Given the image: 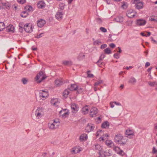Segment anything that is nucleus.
<instances>
[{
	"label": "nucleus",
	"mask_w": 157,
	"mask_h": 157,
	"mask_svg": "<svg viewBox=\"0 0 157 157\" xmlns=\"http://www.w3.org/2000/svg\"><path fill=\"white\" fill-rule=\"evenodd\" d=\"M71 107L72 109V112L73 113H75L77 112L78 110V107L77 106V105L75 103L72 104Z\"/></svg>",
	"instance_id": "obj_17"
},
{
	"label": "nucleus",
	"mask_w": 157,
	"mask_h": 157,
	"mask_svg": "<svg viewBox=\"0 0 157 157\" xmlns=\"http://www.w3.org/2000/svg\"><path fill=\"white\" fill-rule=\"evenodd\" d=\"M14 30V27L12 25H10L6 28V31L8 32H13Z\"/></svg>",
	"instance_id": "obj_21"
},
{
	"label": "nucleus",
	"mask_w": 157,
	"mask_h": 157,
	"mask_svg": "<svg viewBox=\"0 0 157 157\" xmlns=\"http://www.w3.org/2000/svg\"><path fill=\"white\" fill-rule=\"evenodd\" d=\"M89 109L88 106L87 105L83 107L82 109V113L83 114H86L88 112Z\"/></svg>",
	"instance_id": "obj_27"
},
{
	"label": "nucleus",
	"mask_w": 157,
	"mask_h": 157,
	"mask_svg": "<svg viewBox=\"0 0 157 157\" xmlns=\"http://www.w3.org/2000/svg\"><path fill=\"white\" fill-rule=\"evenodd\" d=\"M48 155V153H44L42 155V156L43 157H45Z\"/></svg>",
	"instance_id": "obj_59"
},
{
	"label": "nucleus",
	"mask_w": 157,
	"mask_h": 157,
	"mask_svg": "<svg viewBox=\"0 0 157 157\" xmlns=\"http://www.w3.org/2000/svg\"><path fill=\"white\" fill-rule=\"evenodd\" d=\"M115 19L116 21L119 22H123L124 20V18L121 16L117 17Z\"/></svg>",
	"instance_id": "obj_30"
},
{
	"label": "nucleus",
	"mask_w": 157,
	"mask_h": 157,
	"mask_svg": "<svg viewBox=\"0 0 157 157\" xmlns=\"http://www.w3.org/2000/svg\"><path fill=\"white\" fill-rule=\"evenodd\" d=\"M109 126V123L107 121H106L102 123L101 127L103 128H106Z\"/></svg>",
	"instance_id": "obj_31"
},
{
	"label": "nucleus",
	"mask_w": 157,
	"mask_h": 157,
	"mask_svg": "<svg viewBox=\"0 0 157 157\" xmlns=\"http://www.w3.org/2000/svg\"><path fill=\"white\" fill-rule=\"evenodd\" d=\"M19 31L22 32V29H24V26L25 25L23 22H21L19 24Z\"/></svg>",
	"instance_id": "obj_38"
},
{
	"label": "nucleus",
	"mask_w": 157,
	"mask_h": 157,
	"mask_svg": "<svg viewBox=\"0 0 157 157\" xmlns=\"http://www.w3.org/2000/svg\"><path fill=\"white\" fill-rule=\"evenodd\" d=\"M43 34L44 33H41L39 35H37L36 36H35V37L38 38H39L43 36Z\"/></svg>",
	"instance_id": "obj_49"
},
{
	"label": "nucleus",
	"mask_w": 157,
	"mask_h": 157,
	"mask_svg": "<svg viewBox=\"0 0 157 157\" xmlns=\"http://www.w3.org/2000/svg\"><path fill=\"white\" fill-rule=\"evenodd\" d=\"M107 46V45L105 44H102L101 45L100 48L101 49H103L105 48Z\"/></svg>",
	"instance_id": "obj_51"
},
{
	"label": "nucleus",
	"mask_w": 157,
	"mask_h": 157,
	"mask_svg": "<svg viewBox=\"0 0 157 157\" xmlns=\"http://www.w3.org/2000/svg\"><path fill=\"white\" fill-rule=\"evenodd\" d=\"M109 46L112 48H114L115 47V45L113 43H111L109 45Z\"/></svg>",
	"instance_id": "obj_54"
},
{
	"label": "nucleus",
	"mask_w": 157,
	"mask_h": 157,
	"mask_svg": "<svg viewBox=\"0 0 157 157\" xmlns=\"http://www.w3.org/2000/svg\"><path fill=\"white\" fill-rule=\"evenodd\" d=\"M103 82V81L102 80H99V81H97L96 82H95L94 83V86H98L99 84H100L102 83Z\"/></svg>",
	"instance_id": "obj_45"
},
{
	"label": "nucleus",
	"mask_w": 157,
	"mask_h": 157,
	"mask_svg": "<svg viewBox=\"0 0 157 157\" xmlns=\"http://www.w3.org/2000/svg\"><path fill=\"white\" fill-rule=\"evenodd\" d=\"M150 65V63L148 62H147L145 64V67H148Z\"/></svg>",
	"instance_id": "obj_56"
},
{
	"label": "nucleus",
	"mask_w": 157,
	"mask_h": 157,
	"mask_svg": "<svg viewBox=\"0 0 157 157\" xmlns=\"http://www.w3.org/2000/svg\"><path fill=\"white\" fill-rule=\"evenodd\" d=\"M113 149L117 154L119 155L122 156L124 154V153L123 151L120 148L116 146L114 147Z\"/></svg>",
	"instance_id": "obj_9"
},
{
	"label": "nucleus",
	"mask_w": 157,
	"mask_h": 157,
	"mask_svg": "<svg viewBox=\"0 0 157 157\" xmlns=\"http://www.w3.org/2000/svg\"><path fill=\"white\" fill-rule=\"evenodd\" d=\"M152 152L154 154L157 153V149L155 147L153 148Z\"/></svg>",
	"instance_id": "obj_52"
},
{
	"label": "nucleus",
	"mask_w": 157,
	"mask_h": 157,
	"mask_svg": "<svg viewBox=\"0 0 157 157\" xmlns=\"http://www.w3.org/2000/svg\"><path fill=\"white\" fill-rule=\"evenodd\" d=\"M113 144V142L111 140H106L105 142L106 144L109 147H111Z\"/></svg>",
	"instance_id": "obj_35"
},
{
	"label": "nucleus",
	"mask_w": 157,
	"mask_h": 157,
	"mask_svg": "<svg viewBox=\"0 0 157 157\" xmlns=\"http://www.w3.org/2000/svg\"><path fill=\"white\" fill-rule=\"evenodd\" d=\"M105 56L104 54H102L100 57V58L98 60L97 62V63H98L99 62H101V61L103 59Z\"/></svg>",
	"instance_id": "obj_41"
},
{
	"label": "nucleus",
	"mask_w": 157,
	"mask_h": 157,
	"mask_svg": "<svg viewBox=\"0 0 157 157\" xmlns=\"http://www.w3.org/2000/svg\"><path fill=\"white\" fill-rule=\"evenodd\" d=\"M100 155L104 157L107 156H110L111 155V153L110 152L109 150H104L103 149L102 151L100 152Z\"/></svg>",
	"instance_id": "obj_6"
},
{
	"label": "nucleus",
	"mask_w": 157,
	"mask_h": 157,
	"mask_svg": "<svg viewBox=\"0 0 157 157\" xmlns=\"http://www.w3.org/2000/svg\"><path fill=\"white\" fill-rule=\"evenodd\" d=\"M17 2L20 4H23L25 2V0H17Z\"/></svg>",
	"instance_id": "obj_48"
},
{
	"label": "nucleus",
	"mask_w": 157,
	"mask_h": 157,
	"mask_svg": "<svg viewBox=\"0 0 157 157\" xmlns=\"http://www.w3.org/2000/svg\"><path fill=\"white\" fill-rule=\"evenodd\" d=\"M126 135H127L128 136L131 135H132L133 136H134L132 131L130 130H126Z\"/></svg>",
	"instance_id": "obj_34"
},
{
	"label": "nucleus",
	"mask_w": 157,
	"mask_h": 157,
	"mask_svg": "<svg viewBox=\"0 0 157 157\" xmlns=\"http://www.w3.org/2000/svg\"><path fill=\"white\" fill-rule=\"evenodd\" d=\"M25 9L27 11L31 12L33 11V7L30 6H27L25 7Z\"/></svg>",
	"instance_id": "obj_43"
},
{
	"label": "nucleus",
	"mask_w": 157,
	"mask_h": 157,
	"mask_svg": "<svg viewBox=\"0 0 157 157\" xmlns=\"http://www.w3.org/2000/svg\"><path fill=\"white\" fill-rule=\"evenodd\" d=\"M122 7L123 8H125L126 7V6L124 3L122 5Z\"/></svg>",
	"instance_id": "obj_63"
},
{
	"label": "nucleus",
	"mask_w": 157,
	"mask_h": 157,
	"mask_svg": "<svg viewBox=\"0 0 157 157\" xmlns=\"http://www.w3.org/2000/svg\"><path fill=\"white\" fill-rule=\"evenodd\" d=\"M69 90V89L67 90H65L63 92V96L65 97H67L68 95L70 93Z\"/></svg>",
	"instance_id": "obj_32"
},
{
	"label": "nucleus",
	"mask_w": 157,
	"mask_h": 157,
	"mask_svg": "<svg viewBox=\"0 0 157 157\" xmlns=\"http://www.w3.org/2000/svg\"><path fill=\"white\" fill-rule=\"evenodd\" d=\"M113 56L114 57V58L117 59H118L119 58V54L117 53L114 54L113 55Z\"/></svg>",
	"instance_id": "obj_50"
},
{
	"label": "nucleus",
	"mask_w": 157,
	"mask_h": 157,
	"mask_svg": "<svg viewBox=\"0 0 157 157\" xmlns=\"http://www.w3.org/2000/svg\"><path fill=\"white\" fill-rule=\"evenodd\" d=\"M32 25L30 24H26L24 26V29L26 32L30 33L33 31Z\"/></svg>",
	"instance_id": "obj_7"
},
{
	"label": "nucleus",
	"mask_w": 157,
	"mask_h": 157,
	"mask_svg": "<svg viewBox=\"0 0 157 157\" xmlns=\"http://www.w3.org/2000/svg\"><path fill=\"white\" fill-rule=\"evenodd\" d=\"M45 3L42 1H40L38 2L37 4L38 8H43L45 6Z\"/></svg>",
	"instance_id": "obj_18"
},
{
	"label": "nucleus",
	"mask_w": 157,
	"mask_h": 157,
	"mask_svg": "<svg viewBox=\"0 0 157 157\" xmlns=\"http://www.w3.org/2000/svg\"><path fill=\"white\" fill-rule=\"evenodd\" d=\"M87 136L86 134H82L79 137V140L81 141H82L87 139Z\"/></svg>",
	"instance_id": "obj_28"
},
{
	"label": "nucleus",
	"mask_w": 157,
	"mask_h": 157,
	"mask_svg": "<svg viewBox=\"0 0 157 157\" xmlns=\"http://www.w3.org/2000/svg\"><path fill=\"white\" fill-rule=\"evenodd\" d=\"M59 113L63 117H67L69 114L68 110L66 109L61 110L59 112Z\"/></svg>",
	"instance_id": "obj_14"
},
{
	"label": "nucleus",
	"mask_w": 157,
	"mask_h": 157,
	"mask_svg": "<svg viewBox=\"0 0 157 157\" xmlns=\"http://www.w3.org/2000/svg\"><path fill=\"white\" fill-rule=\"evenodd\" d=\"M101 43V42L99 40H97L94 42V44L95 45H100Z\"/></svg>",
	"instance_id": "obj_40"
},
{
	"label": "nucleus",
	"mask_w": 157,
	"mask_h": 157,
	"mask_svg": "<svg viewBox=\"0 0 157 157\" xmlns=\"http://www.w3.org/2000/svg\"><path fill=\"white\" fill-rule=\"evenodd\" d=\"M152 67H150V68H148L147 70V71L148 72H150V73H151V69H152ZM150 74L151 73H150L149 74V75H150Z\"/></svg>",
	"instance_id": "obj_58"
},
{
	"label": "nucleus",
	"mask_w": 157,
	"mask_h": 157,
	"mask_svg": "<svg viewBox=\"0 0 157 157\" xmlns=\"http://www.w3.org/2000/svg\"><path fill=\"white\" fill-rule=\"evenodd\" d=\"M47 77L44 73L42 71H40L36 76L35 79L36 81L39 80L38 81V83H40L44 80Z\"/></svg>",
	"instance_id": "obj_3"
},
{
	"label": "nucleus",
	"mask_w": 157,
	"mask_h": 157,
	"mask_svg": "<svg viewBox=\"0 0 157 157\" xmlns=\"http://www.w3.org/2000/svg\"><path fill=\"white\" fill-rule=\"evenodd\" d=\"M64 4L63 3H61L59 4L58 10L63 11L64 8Z\"/></svg>",
	"instance_id": "obj_33"
},
{
	"label": "nucleus",
	"mask_w": 157,
	"mask_h": 157,
	"mask_svg": "<svg viewBox=\"0 0 157 157\" xmlns=\"http://www.w3.org/2000/svg\"><path fill=\"white\" fill-rule=\"evenodd\" d=\"M55 83L57 87H59L62 85L63 83V81L62 79L61 78L58 79H56L55 81Z\"/></svg>",
	"instance_id": "obj_16"
},
{
	"label": "nucleus",
	"mask_w": 157,
	"mask_h": 157,
	"mask_svg": "<svg viewBox=\"0 0 157 157\" xmlns=\"http://www.w3.org/2000/svg\"><path fill=\"white\" fill-rule=\"evenodd\" d=\"M136 82V79L133 77H131L128 81L129 83H131L132 85L135 84Z\"/></svg>",
	"instance_id": "obj_25"
},
{
	"label": "nucleus",
	"mask_w": 157,
	"mask_h": 157,
	"mask_svg": "<svg viewBox=\"0 0 157 157\" xmlns=\"http://www.w3.org/2000/svg\"><path fill=\"white\" fill-rule=\"evenodd\" d=\"M151 41H153L154 43L156 44H157V42L156 40L154 39L152 37H151Z\"/></svg>",
	"instance_id": "obj_57"
},
{
	"label": "nucleus",
	"mask_w": 157,
	"mask_h": 157,
	"mask_svg": "<svg viewBox=\"0 0 157 157\" xmlns=\"http://www.w3.org/2000/svg\"><path fill=\"white\" fill-rule=\"evenodd\" d=\"M64 13L63 11L58 10L55 15L56 18L58 20H61L63 18V16Z\"/></svg>",
	"instance_id": "obj_8"
},
{
	"label": "nucleus",
	"mask_w": 157,
	"mask_h": 157,
	"mask_svg": "<svg viewBox=\"0 0 157 157\" xmlns=\"http://www.w3.org/2000/svg\"><path fill=\"white\" fill-rule=\"evenodd\" d=\"M44 114L43 109L40 107H39L35 112V115L37 119L41 117Z\"/></svg>",
	"instance_id": "obj_4"
},
{
	"label": "nucleus",
	"mask_w": 157,
	"mask_h": 157,
	"mask_svg": "<svg viewBox=\"0 0 157 157\" xmlns=\"http://www.w3.org/2000/svg\"><path fill=\"white\" fill-rule=\"evenodd\" d=\"M148 84L151 86H153L155 85H157V83L156 82H152L149 81L148 82Z\"/></svg>",
	"instance_id": "obj_44"
},
{
	"label": "nucleus",
	"mask_w": 157,
	"mask_h": 157,
	"mask_svg": "<svg viewBox=\"0 0 157 157\" xmlns=\"http://www.w3.org/2000/svg\"><path fill=\"white\" fill-rule=\"evenodd\" d=\"M4 23L2 22H0V31H2L5 28Z\"/></svg>",
	"instance_id": "obj_37"
},
{
	"label": "nucleus",
	"mask_w": 157,
	"mask_h": 157,
	"mask_svg": "<svg viewBox=\"0 0 157 157\" xmlns=\"http://www.w3.org/2000/svg\"><path fill=\"white\" fill-rule=\"evenodd\" d=\"M100 63V62H99L98 63H97L99 67H101V66L104 65V63L103 62Z\"/></svg>",
	"instance_id": "obj_55"
},
{
	"label": "nucleus",
	"mask_w": 157,
	"mask_h": 157,
	"mask_svg": "<svg viewBox=\"0 0 157 157\" xmlns=\"http://www.w3.org/2000/svg\"><path fill=\"white\" fill-rule=\"evenodd\" d=\"M28 13L26 11L22 12L21 14V16L23 17H25L28 15Z\"/></svg>",
	"instance_id": "obj_36"
},
{
	"label": "nucleus",
	"mask_w": 157,
	"mask_h": 157,
	"mask_svg": "<svg viewBox=\"0 0 157 157\" xmlns=\"http://www.w3.org/2000/svg\"><path fill=\"white\" fill-rule=\"evenodd\" d=\"M94 128V125L91 123H88L86 127L85 131L86 132H89L93 131Z\"/></svg>",
	"instance_id": "obj_5"
},
{
	"label": "nucleus",
	"mask_w": 157,
	"mask_h": 157,
	"mask_svg": "<svg viewBox=\"0 0 157 157\" xmlns=\"http://www.w3.org/2000/svg\"><path fill=\"white\" fill-rule=\"evenodd\" d=\"M21 81L23 84L25 85L27 84L28 82V79L26 78H23L21 79Z\"/></svg>",
	"instance_id": "obj_42"
},
{
	"label": "nucleus",
	"mask_w": 157,
	"mask_h": 157,
	"mask_svg": "<svg viewBox=\"0 0 157 157\" xmlns=\"http://www.w3.org/2000/svg\"><path fill=\"white\" fill-rule=\"evenodd\" d=\"M100 30L103 33H105L107 32V30L104 27H101L100 28Z\"/></svg>",
	"instance_id": "obj_47"
},
{
	"label": "nucleus",
	"mask_w": 157,
	"mask_h": 157,
	"mask_svg": "<svg viewBox=\"0 0 157 157\" xmlns=\"http://www.w3.org/2000/svg\"><path fill=\"white\" fill-rule=\"evenodd\" d=\"M62 63L64 65L67 66H70L72 64V62L70 60H64L63 61Z\"/></svg>",
	"instance_id": "obj_24"
},
{
	"label": "nucleus",
	"mask_w": 157,
	"mask_h": 157,
	"mask_svg": "<svg viewBox=\"0 0 157 157\" xmlns=\"http://www.w3.org/2000/svg\"><path fill=\"white\" fill-rule=\"evenodd\" d=\"M151 34V33L150 32H147V34L146 35V36H150Z\"/></svg>",
	"instance_id": "obj_64"
},
{
	"label": "nucleus",
	"mask_w": 157,
	"mask_h": 157,
	"mask_svg": "<svg viewBox=\"0 0 157 157\" xmlns=\"http://www.w3.org/2000/svg\"><path fill=\"white\" fill-rule=\"evenodd\" d=\"M90 71V70H88L87 71V76L89 78H92L93 77L94 75L92 74L89 73Z\"/></svg>",
	"instance_id": "obj_46"
},
{
	"label": "nucleus",
	"mask_w": 157,
	"mask_h": 157,
	"mask_svg": "<svg viewBox=\"0 0 157 157\" xmlns=\"http://www.w3.org/2000/svg\"><path fill=\"white\" fill-rule=\"evenodd\" d=\"M113 103L117 105H121V104L119 102H117L116 101H114L113 102Z\"/></svg>",
	"instance_id": "obj_62"
},
{
	"label": "nucleus",
	"mask_w": 157,
	"mask_h": 157,
	"mask_svg": "<svg viewBox=\"0 0 157 157\" xmlns=\"http://www.w3.org/2000/svg\"><path fill=\"white\" fill-rule=\"evenodd\" d=\"M80 151L79 148L77 147H75L71 149V152L72 154L78 153Z\"/></svg>",
	"instance_id": "obj_19"
},
{
	"label": "nucleus",
	"mask_w": 157,
	"mask_h": 157,
	"mask_svg": "<svg viewBox=\"0 0 157 157\" xmlns=\"http://www.w3.org/2000/svg\"><path fill=\"white\" fill-rule=\"evenodd\" d=\"M143 6V3L141 2L137 3L135 5L136 7L138 9H142Z\"/></svg>",
	"instance_id": "obj_26"
},
{
	"label": "nucleus",
	"mask_w": 157,
	"mask_h": 157,
	"mask_svg": "<svg viewBox=\"0 0 157 157\" xmlns=\"http://www.w3.org/2000/svg\"><path fill=\"white\" fill-rule=\"evenodd\" d=\"M85 55L84 53H80L77 57V59L79 60H81L85 58Z\"/></svg>",
	"instance_id": "obj_23"
},
{
	"label": "nucleus",
	"mask_w": 157,
	"mask_h": 157,
	"mask_svg": "<svg viewBox=\"0 0 157 157\" xmlns=\"http://www.w3.org/2000/svg\"><path fill=\"white\" fill-rule=\"evenodd\" d=\"M77 86L75 84H71L70 87H68V89L71 91L76 90H77Z\"/></svg>",
	"instance_id": "obj_22"
},
{
	"label": "nucleus",
	"mask_w": 157,
	"mask_h": 157,
	"mask_svg": "<svg viewBox=\"0 0 157 157\" xmlns=\"http://www.w3.org/2000/svg\"><path fill=\"white\" fill-rule=\"evenodd\" d=\"M146 23L145 20L142 19H139L136 20V24L138 26H143Z\"/></svg>",
	"instance_id": "obj_13"
},
{
	"label": "nucleus",
	"mask_w": 157,
	"mask_h": 157,
	"mask_svg": "<svg viewBox=\"0 0 157 157\" xmlns=\"http://www.w3.org/2000/svg\"><path fill=\"white\" fill-rule=\"evenodd\" d=\"M105 53L107 54H109L111 53V50L109 48H107L104 50Z\"/></svg>",
	"instance_id": "obj_39"
},
{
	"label": "nucleus",
	"mask_w": 157,
	"mask_h": 157,
	"mask_svg": "<svg viewBox=\"0 0 157 157\" xmlns=\"http://www.w3.org/2000/svg\"><path fill=\"white\" fill-rule=\"evenodd\" d=\"M51 102L52 104L56 106H58L59 103V102L57 99H52Z\"/></svg>",
	"instance_id": "obj_20"
},
{
	"label": "nucleus",
	"mask_w": 157,
	"mask_h": 157,
	"mask_svg": "<svg viewBox=\"0 0 157 157\" xmlns=\"http://www.w3.org/2000/svg\"><path fill=\"white\" fill-rule=\"evenodd\" d=\"M113 102H110V106L112 108H113L114 107V105L113 104Z\"/></svg>",
	"instance_id": "obj_60"
},
{
	"label": "nucleus",
	"mask_w": 157,
	"mask_h": 157,
	"mask_svg": "<svg viewBox=\"0 0 157 157\" xmlns=\"http://www.w3.org/2000/svg\"><path fill=\"white\" fill-rule=\"evenodd\" d=\"M98 113V109L95 107H94L91 109L90 112V115L92 117H94L96 116Z\"/></svg>",
	"instance_id": "obj_11"
},
{
	"label": "nucleus",
	"mask_w": 157,
	"mask_h": 157,
	"mask_svg": "<svg viewBox=\"0 0 157 157\" xmlns=\"http://www.w3.org/2000/svg\"><path fill=\"white\" fill-rule=\"evenodd\" d=\"M39 95L40 97L45 98L48 96V94L47 91L44 90H40L39 93Z\"/></svg>",
	"instance_id": "obj_10"
},
{
	"label": "nucleus",
	"mask_w": 157,
	"mask_h": 157,
	"mask_svg": "<svg viewBox=\"0 0 157 157\" xmlns=\"http://www.w3.org/2000/svg\"><path fill=\"white\" fill-rule=\"evenodd\" d=\"M150 20L151 21H155V22L157 21V20H156L154 17H151L150 18Z\"/></svg>",
	"instance_id": "obj_61"
},
{
	"label": "nucleus",
	"mask_w": 157,
	"mask_h": 157,
	"mask_svg": "<svg viewBox=\"0 0 157 157\" xmlns=\"http://www.w3.org/2000/svg\"><path fill=\"white\" fill-rule=\"evenodd\" d=\"M59 125V121L54 120L53 122H50L48 124V127L49 129L54 130L58 128Z\"/></svg>",
	"instance_id": "obj_2"
},
{
	"label": "nucleus",
	"mask_w": 157,
	"mask_h": 157,
	"mask_svg": "<svg viewBox=\"0 0 157 157\" xmlns=\"http://www.w3.org/2000/svg\"><path fill=\"white\" fill-rule=\"evenodd\" d=\"M136 13L132 10H130L127 11V16L129 18H132L135 16Z\"/></svg>",
	"instance_id": "obj_12"
},
{
	"label": "nucleus",
	"mask_w": 157,
	"mask_h": 157,
	"mask_svg": "<svg viewBox=\"0 0 157 157\" xmlns=\"http://www.w3.org/2000/svg\"><path fill=\"white\" fill-rule=\"evenodd\" d=\"M77 92L78 93H81L82 92V89L81 88H77Z\"/></svg>",
	"instance_id": "obj_53"
},
{
	"label": "nucleus",
	"mask_w": 157,
	"mask_h": 157,
	"mask_svg": "<svg viewBox=\"0 0 157 157\" xmlns=\"http://www.w3.org/2000/svg\"><path fill=\"white\" fill-rule=\"evenodd\" d=\"M114 140L117 144H125L127 141V139L120 134L115 135Z\"/></svg>",
	"instance_id": "obj_1"
},
{
	"label": "nucleus",
	"mask_w": 157,
	"mask_h": 157,
	"mask_svg": "<svg viewBox=\"0 0 157 157\" xmlns=\"http://www.w3.org/2000/svg\"><path fill=\"white\" fill-rule=\"evenodd\" d=\"M45 23V21L42 19H40L37 21V25L40 28L42 27Z\"/></svg>",
	"instance_id": "obj_15"
},
{
	"label": "nucleus",
	"mask_w": 157,
	"mask_h": 157,
	"mask_svg": "<svg viewBox=\"0 0 157 157\" xmlns=\"http://www.w3.org/2000/svg\"><path fill=\"white\" fill-rule=\"evenodd\" d=\"M95 149L99 151V154H100V152L103 149L102 147L99 144L95 145Z\"/></svg>",
	"instance_id": "obj_29"
}]
</instances>
